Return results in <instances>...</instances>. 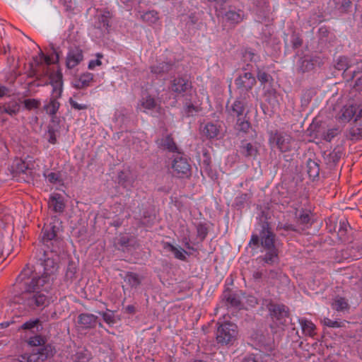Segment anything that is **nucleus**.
Wrapping results in <instances>:
<instances>
[{
    "label": "nucleus",
    "instance_id": "nucleus-1",
    "mask_svg": "<svg viewBox=\"0 0 362 362\" xmlns=\"http://www.w3.org/2000/svg\"><path fill=\"white\" fill-rule=\"evenodd\" d=\"M37 272L28 264L17 276L15 286L21 290L16 301L28 311L42 310L49 304V298L45 293L48 285L37 280Z\"/></svg>",
    "mask_w": 362,
    "mask_h": 362
},
{
    "label": "nucleus",
    "instance_id": "nucleus-2",
    "mask_svg": "<svg viewBox=\"0 0 362 362\" xmlns=\"http://www.w3.org/2000/svg\"><path fill=\"white\" fill-rule=\"evenodd\" d=\"M36 257L43 267V273L42 274L37 272V280L49 286L55 278V274L58 269L57 261L59 257L52 250L45 251L43 249H37Z\"/></svg>",
    "mask_w": 362,
    "mask_h": 362
},
{
    "label": "nucleus",
    "instance_id": "nucleus-3",
    "mask_svg": "<svg viewBox=\"0 0 362 362\" xmlns=\"http://www.w3.org/2000/svg\"><path fill=\"white\" fill-rule=\"evenodd\" d=\"M238 334V327L231 322L221 324L216 330V339L221 346L233 345L237 340Z\"/></svg>",
    "mask_w": 362,
    "mask_h": 362
},
{
    "label": "nucleus",
    "instance_id": "nucleus-4",
    "mask_svg": "<svg viewBox=\"0 0 362 362\" xmlns=\"http://www.w3.org/2000/svg\"><path fill=\"white\" fill-rule=\"evenodd\" d=\"M41 57L45 65H43L42 61H37L35 62V65L37 67L34 66V65L31 64L30 69L28 72V76L29 78H35L37 81H40L43 76L49 74L48 66L52 63L51 59L48 56L44 55L43 53H41Z\"/></svg>",
    "mask_w": 362,
    "mask_h": 362
},
{
    "label": "nucleus",
    "instance_id": "nucleus-5",
    "mask_svg": "<svg viewBox=\"0 0 362 362\" xmlns=\"http://www.w3.org/2000/svg\"><path fill=\"white\" fill-rule=\"evenodd\" d=\"M169 90L176 95L183 96L185 93L192 88L191 82L185 76L173 77L170 81Z\"/></svg>",
    "mask_w": 362,
    "mask_h": 362
},
{
    "label": "nucleus",
    "instance_id": "nucleus-6",
    "mask_svg": "<svg viewBox=\"0 0 362 362\" xmlns=\"http://www.w3.org/2000/svg\"><path fill=\"white\" fill-rule=\"evenodd\" d=\"M256 84L255 77L250 72L240 74L235 80V85L241 93L246 94Z\"/></svg>",
    "mask_w": 362,
    "mask_h": 362
},
{
    "label": "nucleus",
    "instance_id": "nucleus-7",
    "mask_svg": "<svg viewBox=\"0 0 362 362\" xmlns=\"http://www.w3.org/2000/svg\"><path fill=\"white\" fill-rule=\"evenodd\" d=\"M179 66L177 63L166 62H158L151 66V72L157 76H163L165 74H175L178 73Z\"/></svg>",
    "mask_w": 362,
    "mask_h": 362
},
{
    "label": "nucleus",
    "instance_id": "nucleus-8",
    "mask_svg": "<svg viewBox=\"0 0 362 362\" xmlns=\"http://www.w3.org/2000/svg\"><path fill=\"white\" fill-rule=\"evenodd\" d=\"M291 138L289 135L279 132L272 134L269 139L271 144L276 146L281 152H287L291 150Z\"/></svg>",
    "mask_w": 362,
    "mask_h": 362
},
{
    "label": "nucleus",
    "instance_id": "nucleus-9",
    "mask_svg": "<svg viewBox=\"0 0 362 362\" xmlns=\"http://www.w3.org/2000/svg\"><path fill=\"white\" fill-rule=\"evenodd\" d=\"M11 168L14 177H18V180H23L25 182L28 181L29 175L32 170L24 160L16 159L13 163Z\"/></svg>",
    "mask_w": 362,
    "mask_h": 362
},
{
    "label": "nucleus",
    "instance_id": "nucleus-10",
    "mask_svg": "<svg viewBox=\"0 0 362 362\" xmlns=\"http://www.w3.org/2000/svg\"><path fill=\"white\" fill-rule=\"evenodd\" d=\"M259 235L261 238V245L264 250L276 248L274 245L275 235L272 231L269 222H264L262 224Z\"/></svg>",
    "mask_w": 362,
    "mask_h": 362
},
{
    "label": "nucleus",
    "instance_id": "nucleus-11",
    "mask_svg": "<svg viewBox=\"0 0 362 362\" xmlns=\"http://www.w3.org/2000/svg\"><path fill=\"white\" fill-rule=\"evenodd\" d=\"M172 168L177 176L180 177H187L191 171V167L187 158L180 156V154L175 157L173 161Z\"/></svg>",
    "mask_w": 362,
    "mask_h": 362
},
{
    "label": "nucleus",
    "instance_id": "nucleus-12",
    "mask_svg": "<svg viewBox=\"0 0 362 362\" xmlns=\"http://www.w3.org/2000/svg\"><path fill=\"white\" fill-rule=\"evenodd\" d=\"M270 315L274 320H276L279 325H284L286 319L288 317V309L283 304L270 303L268 305Z\"/></svg>",
    "mask_w": 362,
    "mask_h": 362
},
{
    "label": "nucleus",
    "instance_id": "nucleus-13",
    "mask_svg": "<svg viewBox=\"0 0 362 362\" xmlns=\"http://www.w3.org/2000/svg\"><path fill=\"white\" fill-rule=\"evenodd\" d=\"M83 59L82 49L74 47L69 50L66 57V66L73 69Z\"/></svg>",
    "mask_w": 362,
    "mask_h": 362
},
{
    "label": "nucleus",
    "instance_id": "nucleus-14",
    "mask_svg": "<svg viewBox=\"0 0 362 362\" xmlns=\"http://www.w3.org/2000/svg\"><path fill=\"white\" fill-rule=\"evenodd\" d=\"M59 231V226H57L54 222H50L49 224H45L42 230V242L46 243L50 240H55Z\"/></svg>",
    "mask_w": 362,
    "mask_h": 362
},
{
    "label": "nucleus",
    "instance_id": "nucleus-15",
    "mask_svg": "<svg viewBox=\"0 0 362 362\" xmlns=\"http://www.w3.org/2000/svg\"><path fill=\"white\" fill-rule=\"evenodd\" d=\"M52 86V93L55 97H61L62 93V74L60 71L52 73L48 78Z\"/></svg>",
    "mask_w": 362,
    "mask_h": 362
},
{
    "label": "nucleus",
    "instance_id": "nucleus-16",
    "mask_svg": "<svg viewBox=\"0 0 362 362\" xmlns=\"http://www.w3.org/2000/svg\"><path fill=\"white\" fill-rule=\"evenodd\" d=\"M139 108L144 112L152 114L153 112H158L160 106L153 98L148 95L140 100Z\"/></svg>",
    "mask_w": 362,
    "mask_h": 362
},
{
    "label": "nucleus",
    "instance_id": "nucleus-17",
    "mask_svg": "<svg viewBox=\"0 0 362 362\" xmlns=\"http://www.w3.org/2000/svg\"><path fill=\"white\" fill-rule=\"evenodd\" d=\"M97 320L98 317L90 313H81L78 316V323L84 329L94 327Z\"/></svg>",
    "mask_w": 362,
    "mask_h": 362
},
{
    "label": "nucleus",
    "instance_id": "nucleus-18",
    "mask_svg": "<svg viewBox=\"0 0 362 362\" xmlns=\"http://www.w3.org/2000/svg\"><path fill=\"white\" fill-rule=\"evenodd\" d=\"M316 62V59L313 57H306L300 58L297 63L298 73L304 74L314 69Z\"/></svg>",
    "mask_w": 362,
    "mask_h": 362
},
{
    "label": "nucleus",
    "instance_id": "nucleus-19",
    "mask_svg": "<svg viewBox=\"0 0 362 362\" xmlns=\"http://www.w3.org/2000/svg\"><path fill=\"white\" fill-rule=\"evenodd\" d=\"M156 142L159 147L167 149L170 152H177L178 154H180L176 144L170 135H165L161 139H158Z\"/></svg>",
    "mask_w": 362,
    "mask_h": 362
},
{
    "label": "nucleus",
    "instance_id": "nucleus-20",
    "mask_svg": "<svg viewBox=\"0 0 362 362\" xmlns=\"http://www.w3.org/2000/svg\"><path fill=\"white\" fill-rule=\"evenodd\" d=\"M20 111V104L16 100H11L0 105V116L6 113L10 116H14Z\"/></svg>",
    "mask_w": 362,
    "mask_h": 362
},
{
    "label": "nucleus",
    "instance_id": "nucleus-21",
    "mask_svg": "<svg viewBox=\"0 0 362 362\" xmlns=\"http://www.w3.org/2000/svg\"><path fill=\"white\" fill-rule=\"evenodd\" d=\"M221 126L213 122L206 124L202 130V134L207 139L216 138L220 132Z\"/></svg>",
    "mask_w": 362,
    "mask_h": 362
},
{
    "label": "nucleus",
    "instance_id": "nucleus-22",
    "mask_svg": "<svg viewBox=\"0 0 362 362\" xmlns=\"http://www.w3.org/2000/svg\"><path fill=\"white\" fill-rule=\"evenodd\" d=\"M265 254L264 255L259 256L257 259H259L261 262H264L265 264L272 265L279 261V255H278V250L276 249H269L264 250Z\"/></svg>",
    "mask_w": 362,
    "mask_h": 362
},
{
    "label": "nucleus",
    "instance_id": "nucleus-23",
    "mask_svg": "<svg viewBox=\"0 0 362 362\" xmlns=\"http://www.w3.org/2000/svg\"><path fill=\"white\" fill-rule=\"evenodd\" d=\"M240 152L246 158H255L257 155V148L256 145L251 143L243 141L240 146Z\"/></svg>",
    "mask_w": 362,
    "mask_h": 362
},
{
    "label": "nucleus",
    "instance_id": "nucleus-24",
    "mask_svg": "<svg viewBox=\"0 0 362 362\" xmlns=\"http://www.w3.org/2000/svg\"><path fill=\"white\" fill-rule=\"evenodd\" d=\"M245 109V102L244 100L236 99L231 107L228 108V112L232 116L240 117L244 114Z\"/></svg>",
    "mask_w": 362,
    "mask_h": 362
},
{
    "label": "nucleus",
    "instance_id": "nucleus-25",
    "mask_svg": "<svg viewBox=\"0 0 362 362\" xmlns=\"http://www.w3.org/2000/svg\"><path fill=\"white\" fill-rule=\"evenodd\" d=\"M298 321L304 334L311 337L315 335L316 327L311 321L304 318L299 319Z\"/></svg>",
    "mask_w": 362,
    "mask_h": 362
},
{
    "label": "nucleus",
    "instance_id": "nucleus-26",
    "mask_svg": "<svg viewBox=\"0 0 362 362\" xmlns=\"http://www.w3.org/2000/svg\"><path fill=\"white\" fill-rule=\"evenodd\" d=\"M44 176L46 177L47 181L52 185L57 186H63L64 180L61 172H47L44 173Z\"/></svg>",
    "mask_w": 362,
    "mask_h": 362
},
{
    "label": "nucleus",
    "instance_id": "nucleus-27",
    "mask_svg": "<svg viewBox=\"0 0 362 362\" xmlns=\"http://www.w3.org/2000/svg\"><path fill=\"white\" fill-rule=\"evenodd\" d=\"M93 79V74L91 73H85L80 76L78 80L76 81L75 87L78 89H83L90 86Z\"/></svg>",
    "mask_w": 362,
    "mask_h": 362
},
{
    "label": "nucleus",
    "instance_id": "nucleus-28",
    "mask_svg": "<svg viewBox=\"0 0 362 362\" xmlns=\"http://www.w3.org/2000/svg\"><path fill=\"white\" fill-rule=\"evenodd\" d=\"M306 165L308 176L312 179L317 177L320 173L319 164L315 160L309 158L307 160Z\"/></svg>",
    "mask_w": 362,
    "mask_h": 362
},
{
    "label": "nucleus",
    "instance_id": "nucleus-29",
    "mask_svg": "<svg viewBox=\"0 0 362 362\" xmlns=\"http://www.w3.org/2000/svg\"><path fill=\"white\" fill-rule=\"evenodd\" d=\"M356 113V107L351 105L349 107H344L341 110V114L339 116V119L341 122H349Z\"/></svg>",
    "mask_w": 362,
    "mask_h": 362
},
{
    "label": "nucleus",
    "instance_id": "nucleus-30",
    "mask_svg": "<svg viewBox=\"0 0 362 362\" xmlns=\"http://www.w3.org/2000/svg\"><path fill=\"white\" fill-rule=\"evenodd\" d=\"M226 19L233 24H237L241 22L244 17V13L242 11H238L230 10L225 14Z\"/></svg>",
    "mask_w": 362,
    "mask_h": 362
},
{
    "label": "nucleus",
    "instance_id": "nucleus-31",
    "mask_svg": "<svg viewBox=\"0 0 362 362\" xmlns=\"http://www.w3.org/2000/svg\"><path fill=\"white\" fill-rule=\"evenodd\" d=\"M223 299L228 306L238 307L240 305V300L237 294L226 291L223 293Z\"/></svg>",
    "mask_w": 362,
    "mask_h": 362
},
{
    "label": "nucleus",
    "instance_id": "nucleus-32",
    "mask_svg": "<svg viewBox=\"0 0 362 362\" xmlns=\"http://www.w3.org/2000/svg\"><path fill=\"white\" fill-rule=\"evenodd\" d=\"M36 354L40 357V361H44L54 355V349L51 345L47 344L38 348Z\"/></svg>",
    "mask_w": 362,
    "mask_h": 362
},
{
    "label": "nucleus",
    "instance_id": "nucleus-33",
    "mask_svg": "<svg viewBox=\"0 0 362 362\" xmlns=\"http://www.w3.org/2000/svg\"><path fill=\"white\" fill-rule=\"evenodd\" d=\"M59 98L60 97H55L54 93L52 92V96L49 103L45 105V109L47 113L51 115H54L57 113L60 105L59 103L57 101V99Z\"/></svg>",
    "mask_w": 362,
    "mask_h": 362
},
{
    "label": "nucleus",
    "instance_id": "nucleus-34",
    "mask_svg": "<svg viewBox=\"0 0 362 362\" xmlns=\"http://www.w3.org/2000/svg\"><path fill=\"white\" fill-rule=\"evenodd\" d=\"M164 247L173 252L175 258L182 261L186 259L185 254L187 252L185 250L178 248L169 243H167Z\"/></svg>",
    "mask_w": 362,
    "mask_h": 362
},
{
    "label": "nucleus",
    "instance_id": "nucleus-35",
    "mask_svg": "<svg viewBox=\"0 0 362 362\" xmlns=\"http://www.w3.org/2000/svg\"><path fill=\"white\" fill-rule=\"evenodd\" d=\"M332 306V308L337 311H344L349 308L347 300L339 296H337L334 299Z\"/></svg>",
    "mask_w": 362,
    "mask_h": 362
},
{
    "label": "nucleus",
    "instance_id": "nucleus-36",
    "mask_svg": "<svg viewBox=\"0 0 362 362\" xmlns=\"http://www.w3.org/2000/svg\"><path fill=\"white\" fill-rule=\"evenodd\" d=\"M352 66V63L346 57H339L336 62L335 68L339 71H344V74L348 75L345 73Z\"/></svg>",
    "mask_w": 362,
    "mask_h": 362
},
{
    "label": "nucleus",
    "instance_id": "nucleus-37",
    "mask_svg": "<svg viewBox=\"0 0 362 362\" xmlns=\"http://www.w3.org/2000/svg\"><path fill=\"white\" fill-rule=\"evenodd\" d=\"M119 183L123 185L125 188H129L132 186L134 182L133 177L129 173L121 171L118 175Z\"/></svg>",
    "mask_w": 362,
    "mask_h": 362
},
{
    "label": "nucleus",
    "instance_id": "nucleus-38",
    "mask_svg": "<svg viewBox=\"0 0 362 362\" xmlns=\"http://www.w3.org/2000/svg\"><path fill=\"white\" fill-rule=\"evenodd\" d=\"M271 357L268 354L263 355H250L245 356L241 362H269Z\"/></svg>",
    "mask_w": 362,
    "mask_h": 362
},
{
    "label": "nucleus",
    "instance_id": "nucleus-39",
    "mask_svg": "<svg viewBox=\"0 0 362 362\" xmlns=\"http://www.w3.org/2000/svg\"><path fill=\"white\" fill-rule=\"evenodd\" d=\"M124 281L131 287H136L141 284L139 275L136 273L128 272L124 276Z\"/></svg>",
    "mask_w": 362,
    "mask_h": 362
},
{
    "label": "nucleus",
    "instance_id": "nucleus-40",
    "mask_svg": "<svg viewBox=\"0 0 362 362\" xmlns=\"http://www.w3.org/2000/svg\"><path fill=\"white\" fill-rule=\"evenodd\" d=\"M259 211H261L260 221L264 223L268 222L267 221L272 218V211L269 205H260Z\"/></svg>",
    "mask_w": 362,
    "mask_h": 362
},
{
    "label": "nucleus",
    "instance_id": "nucleus-41",
    "mask_svg": "<svg viewBox=\"0 0 362 362\" xmlns=\"http://www.w3.org/2000/svg\"><path fill=\"white\" fill-rule=\"evenodd\" d=\"M141 18L144 21L147 22L149 24H153L158 20V13L156 11H148L144 13Z\"/></svg>",
    "mask_w": 362,
    "mask_h": 362
},
{
    "label": "nucleus",
    "instance_id": "nucleus-42",
    "mask_svg": "<svg viewBox=\"0 0 362 362\" xmlns=\"http://www.w3.org/2000/svg\"><path fill=\"white\" fill-rule=\"evenodd\" d=\"M197 107L189 102H186L183 106L182 115L185 117H191L198 112Z\"/></svg>",
    "mask_w": 362,
    "mask_h": 362
},
{
    "label": "nucleus",
    "instance_id": "nucleus-43",
    "mask_svg": "<svg viewBox=\"0 0 362 362\" xmlns=\"http://www.w3.org/2000/svg\"><path fill=\"white\" fill-rule=\"evenodd\" d=\"M358 74H361V75L356 78L355 86L358 87H362V63H361V64H358L357 70H354L353 71L350 72L349 78H346V79L351 80Z\"/></svg>",
    "mask_w": 362,
    "mask_h": 362
},
{
    "label": "nucleus",
    "instance_id": "nucleus-44",
    "mask_svg": "<svg viewBox=\"0 0 362 362\" xmlns=\"http://www.w3.org/2000/svg\"><path fill=\"white\" fill-rule=\"evenodd\" d=\"M58 132V129L54 127L49 125L48 127V130L45 134V136L49 143L52 144H55L57 143V136L56 133Z\"/></svg>",
    "mask_w": 362,
    "mask_h": 362
},
{
    "label": "nucleus",
    "instance_id": "nucleus-45",
    "mask_svg": "<svg viewBox=\"0 0 362 362\" xmlns=\"http://www.w3.org/2000/svg\"><path fill=\"white\" fill-rule=\"evenodd\" d=\"M102 315L104 321L108 325H114L116 323V319L114 312L107 310V312H98Z\"/></svg>",
    "mask_w": 362,
    "mask_h": 362
},
{
    "label": "nucleus",
    "instance_id": "nucleus-46",
    "mask_svg": "<svg viewBox=\"0 0 362 362\" xmlns=\"http://www.w3.org/2000/svg\"><path fill=\"white\" fill-rule=\"evenodd\" d=\"M257 77L262 85L270 83L273 80L271 75L262 71H258Z\"/></svg>",
    "mask_w": 362,
    "mask_h": 362
},
{
    "label": "nucleus",
    "instance_id": "nucleus-47",
    "mask_svg": "<svg viewBox=\"0 0 362 362\" xmlns=\"http://www.w3.org/2000/svg\"><path fill=\"white\" fill-rule=\"evenodd\" d=\"M350 138L352 140H358L362 138V127H353L349 130Z\"/></svg>",
    "mask_w": 362,
    "mask_h": 362
},
{
    "label": "nucleus",
    "instance_id": "nucleus-48",
    "mask_svg": "<svg viewBox=\"0 0 362 362\" xmlns=\"http://www.w3.org/2000/svg\"><path fill=\"white\" fill-rule=\"evenodd\" d=\"M197 237L201 241L204 240L208 234V228L204 224L199 223L197 226Z\"/></svg>",
    "mask_w": 362,
    "mask_h": 362
},
{
    "label": "nucleus",
    "instance_id": "nucleus-49",
    "mask_svg": "<svg viewBox=\"0 0 362 362\" xmlns=\"http://www.w3.org/2000/svg\"><path fill=\"white\" fill-rule=\"evenodd\" d=\"M11 247L10 242L0 241V257L8 256L11 252Z\"/></svg>",
    "mask_w": 362,
    "mask_h": 362
},
{
    "label": "nucleus",
    "instance_id": "nucleus-50",
    "mask_svg": "<svg viewBox=\"0 0 362 362\" xmlns=\"http://www.w3.org/2000/svg\"><path fill=\"white\" fill-rule=\"evenodd\" d=\"M45 339L40 335H35L30 337L28 344L33 346H40L45 344Z\"/></svg>",
    "mask_w": 362,
    "mask_h": 362
},
{
    "label": "nucleus",
    "instance_id": "nucleus-51",
    "mask_svg": "<svg viewBox=\"0 0 362 362\" xmlns=\"http://www.w3.org/2000/svg\"><path fill=\"white\" fill-rule=\"evenodd\" d=\"M110 13L105 12L98 17L99 23L103 28L107 29L109 27Z\"/></svg>",
    "mask_w": 362,
    "mask_h": 362
},
{
    "label": "nucleus",
    "instance_id": "nucleus-52",
    "mask_svg": "<svg viewBox=\"0 0 362 362\" xmlns=\"http://www.w3.org/2000/svg\"><path fill=\"white\" fill-rule=\"evenodd\" d=\"M69 103L71 108L76 110H87L88 108V105L83 104V103H78L73 98H69Z\"/></svg>",
    "mask_w": 362,
    "mask_h": 362
},
{
    "label": "nucleus",
    "instance_id": "nucleus-53",
    "mask_svg": "<svg viewBox=\"0 0 362 362\" xmlns=\"http://www.w3.org/2000/svg\"><path fill=\"white\" fill-rule=\"evenodd\" d=\"M40 105V101L35 99H26L24 100L25 107L28 110L38 108Z\"/></svg>",
    "mask_w": 362,
    "mask_h": 362
},
{
    "label": "nucleus",
    "instance_id": "nucleus-54",
    "mask_svg": "<svg viewBox=\"0 0 362 362\" xmlns=\"http://www.w3.org/2000/svg\"><path fill=\"white\" fill-rule=\"evenodd\" d=\"M237 128L238 130L246 132L250 127V124L247 120L239 118L237 121Z\"/></svg>",
    "mask_w": 362,
    "mask_h": 362
},
{
    "label": "nucleus",
    "instance_id": "nucleus-55",
    "mask_svg": "<svg viewBox=\"0 0 362 362\" xmlns=\"http://www.w3.org/2000/svg\"><path fill=\"white\" fill-rule=\"evenodd\" d=\"M323 323L325 326L332 328H337L343 327V322H338L337 320H332L328 317H325L323 319Z\"/></svg>",
    "mask_w": 362,
    "mask_h": 362
},
{
    "label": "nucleus",
    "instance_id": "nucleus-56",
    "mask_svg": "<svg viewBox=\"0 0 362 362\" xmlns=\"http://www.w3.org/2000/svg\"><path fill=\"white\" fill-rule=\"evenodd\" d=\"M41 326V322L40 320L35 319L33 320H29L23 323L21 326L23 329H31L35 327Z\"/></svg>",
    "mask_w": 362,
    "mask_h": 362
},
{
    "label": "nucleus",
    "instance_id": "nucleus-57",
    "mask_svg": "<svg viewBox=\"0 0 362 362\" xmlns=\"http://www.w3.org/2000/svg\"><path fill=\"white\" fill-rule=\"evenodd\" d=\"M76 267L75 266V264L74 263H69L68 267H67V269H66V277L68 279H70V280H72L73 279L75 278V274L76 273Z\"/></svg>",
    "mask_w": 362,
    "mask_h": 362
},
{
    "label": "nucleus",
    "instance_id": "nucleus-58",
    "mask_svg": "<svg viewBox=\"0 0 362 362\" xmlns=\"http://www.w3.org/2000/svg\"><path fill=\"white\" fill-rule=\"evenodd\" d=\"M267 271H255L252 274V279L255 281H265V279L267 278Z\"/></svg>",
    "mask_w": 362,
    "mask_h": 362
},
{
    "label": "nucleus",
    "instance_id": "nucleus-59",
    "mask_svg": "<svg viewBox=\"0 0 362 362\" xmlns=\"http://www.w3.org/2000/svg\"><path fill=\"white\" fill-rule=\"evenodd\" d=\"M340 130L339 128H332L328 129L326 134L324 136V139L327 141H331L333 138H334L339 133Z\"/></svg>",
    "mask_w": 362,
    "mask_h": 362
},
{
    "label": "nucleus",
    "instance_id": "nucleus-60",
    "mask_svg": "<svg viewBox=\"0 0 362 362\" xmlns=\"http://www.w3.org/2000/svg\"><path fill=\"white\" fill-rule=\"evenodd\" d=\"M278 272L275 270H269L267 271V278L265 279V282L269 284H274V280L277 279Z\"/></svg>",
    "mask_w": 362,
    "mask_h": 362
},
{
    "label": "nucleus",
    "instance_id": "nucleus-61",
    "mask_svg": "<svg viewBox=\"0 0 362 362\" xmlns=\"http://www.w3.org/2000/svg\"><path fill=\"white\" fill-rule=\"evenodd\" d=\"M154 220V215H146L145 214L144 217L141 218V222L143 226H151L153 224Z\"/></svg>",
    "mask_w": 362,
    "mask_h": 362
},
{
    "label": "nucleus",
    "instance_id": "nucleus-62",
    "mask_svg": "<svg viewBox=\"0 0 362 362\" xmlns=\"http://www.w3.org/2000/svg\"><path fill=\"white\" fill-rule=\"evenodd\" d=\"M97 59L90 61L88 64V69H93L96 66H100L102 62L100 61V58L103 57V54L100 53L96 54Z\"/></svg>",
    "mask_w": 362,
    "mask_h": 362
},
{
    "label": "nucleus",
    "instance_id": "nucleus-63",
    "mask_svg": "<svg viewBox=\"0 0 362 362\" xmlns=\"http://www.w3.org/2000/svg\"><path fill=\"white\" fill-rule=\"evenodd\" d=\"M260 242H261L260 235L259 236L257 234H252L251 239L250 240V243H249V245L250 247H255L256 248V247H259Z\"/></svg>",
    "mask_w": 362,
    "mask_h": 362
},
{
    "label": "nucleus",
    "instance_id": "nucleus-64",
    "mask_svg": "<svg viewBox=\"0 0 362 362\" xmlns=\"http://www.w3.org/2000/svg\"><path fill=\"white\" fill-rule=\"evenodd\" d=\"M349 223L346 221H341L339 222V227L338 230V234L339 235H344L346 233Z\"/></svg>",
    "mask_w": 362,
    "mask_h": 362
}]
</instances>
